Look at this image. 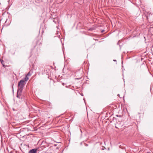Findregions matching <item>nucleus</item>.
I'll use <instances>...</instances> for the list:
<instances>
[{"label":"nucleus","mask_w":153,"mask_h":153,"mask_svg":"<svg viewBox=\"0 0 153 153\" xmlns=\"http://www.w3.org/2000/svg\"><path fill=\"white\" fill-rule=\"evenodd\" d=\"M26 83L24 80L22 79L18 83V89L17 91V97L19 99L22 98L21 93L22 92L23 88L24 86Z\"/></svg>","instance_id":"obj_1"},{"label":"nucleus","mask_w":153,"mask_h":153,"mask_svg":"<svg viewBox=\"0 0 153 153\" xmlns=\"http://www.w3.org/2000/svg\"><path fill=\"white\" fill-rule=\"evenodd\" d=\"M147 18L148 20L149 19H151L153 18V15L150 12H149L146 14Z\"/></svg>","instance_id":"obj_2"},{"label":"nucleus","mask_w":153,"mask_h":153,"mask_svg":"<svg viewBox=\"0 0 153 153\" xmlns=\"http://www.w3.org/2000/svg\"><path fill=\"white\" fill-rule=\"evenodd\" d=\"M37 151L36 149H34L30 150L29 152L28 153H36Z\"/></svg>","instance_id":"obj_3"},{"label":"nucleus","mask_w":153,"mask_h":153,"mask_svg":"<svg viewBox=\"0 0 153 153\" xmlns=\"http://www.w3.org/2000/svg\"><path fill=\"white\" fill-rule=\"evenodd\" d=\"M29 79V78L27 76H26L25 78H24V80L25 81H27Z\"/></svg>","instance_id":"obj_4"},{"label":"nucleus","mask_w":153,"mask_h":153,"mask_svg":"<svg viewBox=\"0 0 153 153\" xmlns=\"http://www.w3.org/2000/svg\"><path fill=\"white\" fill-rule=\"evenodd\" d=\"M1 64L3 65V66L4 67V68H5L6 67V65L4 64V63H4V61L2 60H1Z\"/></svg>","instance_id":"obj_5"},{"label":"nucleus","mask_w":153,"mask_h":153,"mask_svg":"<svg viewBox=\"0 0 153 153\" xmlns=\"http://www.w3.org/2000/svg\"><path fill=\"white\" fill-rule=\"evenodd\" d=\"M31 74L30 73V72H29L28 73V74H27V76H30L31 75Z\"/></svg>","instance_id":"obj_6"},{"label":"nucleus","mask_w":153,"mask_h":153,"mask_svg":"<svg viewBox=\"0 0 153 153\" xmlns=\"http://www.w3.org/2000/svg\"><path fill=\"white\" fill-rule=\"evenodd\" d=\"M113 61H114V62H115V61H116V60H115V59H114V60H113Z\"/></svg>","instance_id":"obj_7"},{"label":"nucleus","mask_w":153,"mask_h":153,"mask_svg":"<svg viewBox=\"0 0 153 153\" xmlns=\"http://www.w3.org/2000/svg\"><path fill=\"white\" fill-rule=\"evenodd\" d=\"M117 96H120V95L118 94V95H117Z\"/></svg>","instance_id":"obj_8"},{"label":"nucleus","mask_w":153,"mask_h":153,"mask_svg":"<svg viewBox=\"0 0 153 153\" xmlns=\"http://www.w3.org/2000/svg\"><path fill=\"white\" fill-rule=\"evenodd\" d=\"M102 32H103V30L102 31Z\"/></svg>","instance_id":"obj_9"},{"label":"nucleus","mask_w":153,"mask_h":153,"mask_svg":"<svg viewBox=\"0 0 153 153\" xmlns=\"http://www.w3.org/2000/svg\"><path fill=\"white\" fill-rule=\"evenodd\" d=\"M147 153H150V152H148Z\"/></svg>","instance_id":"obj_10"}]
</instances>
